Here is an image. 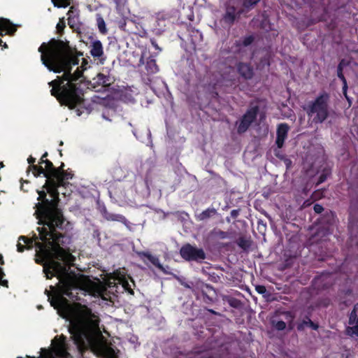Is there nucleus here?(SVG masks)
Instances as JSON below:
<instances>
[{
    "label": "nucleus",
    "mask_w": 358,
    "mask_h": 358,
    "mask_svg": "<svg viewBox=\"0 0 358 358\" xmlns=\"http://www.w3.org/2000/svg\"><path fill=\"white\" fill-rule=\"evenodd\" d=\"M257 112V108H251L244 115L243 120H244V121H245L248 124H250L256 117Z\"/></svg>",
    "instance_id": "f3484780"
},
{
    "label": "nucleus",
    "mask_w": 358,
    "mask_h": 358,
    "mask_svg": "<svg viewBox=\"0 0 358 358\" xmlns=\"http://www.w3.org/2000/svg\"><path fill=\"white\" fill-rule=\"evenodd\" d=\"M146 68L148 71L150 73H155L158 71L157 66L156 65L155 62L153 59H150L148 62Z\"/></svg>",
    "instance_id": "412c9836"
},
{
    "label": "nucleus",
    "mask_w": 358,
    "mask_h": 358,
    "mask_svg": "<svg viewBox=\"0 0 358 358\" xmlns=\"http://www.w3.org/2000/svg\"><path fill=\"white\" fill-rule=\"evenodd\" d=\"M96 22H97V26H98V28H99V30L100 31V32H101L103 34H106L107 32V29H106L105 21L103 19V17H101V16H98L96 18Z\"/></svg>",
    "instance_id": "aec40b11"
},
{
    "label": "nucleus",
    "mask_w": 358,
    "mask_h": 358,
    "mask_svg": "<svg viewBox=\"0 0 358 358\" xmlns=\"http://www.w3.org/2000/svg\"><path fill=\"white\" fill-rule=\"evenodd\" d=\"M180 256L186 261L202 262L206 258L203 249L190 244H185L180 250Z\"/></svg>",
    "instance_id": "20e7f679"
},
{
    "label": "nucleus",
    "mask_w": 358,
    "mask_h": 358,
    "mask_svg": "<svg viewBox=\"0 0 358 358\" xmlns=\"http://www.w3.org/2000/svg\"><path fill=\"white\" fill-rule=\"evenodd\" d=\"M145 256L148 258V259L155 266H156L159 269L162 271L164 273H166V269L163 267V266L160 264L159 259L157 257L152 256L150 254H145Z\"/></svg>",
    "instance_id": "6ab92c4d"
},
{
    "label": "nucleus",
    "mask_w": 358,
    "mask_h": 358,
    "mask_svg": "<svg viewBox=\"0 0 358 358\" xmlns=\"http://www.w3.org/2000/svg\"><path fill=\"white\" fill-rule=\"evenodd\" d=\"M350 326L347 328V333L351 336H358V317L356 311H352L349 318Z\"/></svg>",
    "instance_id": "0eeeda50"
},
{
    "label": "nucleus",
    "mask_w": 358,
    "mask_h": 358,
    "mask_svg": "<svg viewBox=\"0 0 358 358\" xmlns=\"http://www.w3.org/2000/svg\"><path fill=\"white\" fill-rule=\"evenodd\" d=\"M16 31L15 25L13 24L9 20L4 18H0V36H3L4 32L8 34H13ZM4 48H7L6 43L0 39V46Z\"/></svg>",
    "instance_id": "423d86ee"
},
{
    "label": "nucleus",
    "mask_w": 358,
    "mask_h": 358,
    "mask_svg": "<svg viewBox=\"0 0 358 358\" xmlns=\"http://www.w3.org/2000/svg\"><path fill=\"white\" fill-rule=\"evenodd\" d=\"M116 3V9L121 16H124L127 14V8L126 7V0H114Z\"/></svg>",
    "instance_id": "2eb2a0df"
},
{
    "label": "nucleus",
    "mask_w": 358,
    "mask_h": 358,
    "mask_svg": "<svg viewBox=\"0 0 358 358\" xmlns=\"http://www.w3.org/2000/svg\"><path fill=\"white\" fill-rule=\"evenodd\" d=\"M90 54L93 57H101L103 54L102 43L99 40H94L89 46Z\"/></svg>",
    "instance_id": "9b49d317"
},
{
    "label": "nucleus",
    "mask_w": 358,
    "mask_h": 358,
    "mask_svg": "<svg viewBox=\"0 0 358 358\" xmlns=\"http://www.w3.org/2000/svg\"><path fill=\"white\" fill-rule=\"evenodd\" d=\"M325 180L324 178H320V182H322Z\"/></svg>",
    "instance_id": "72a5a7b5"
},
{
    "label": "nucleus",
    "mask_w": 358,
    "mask_h": 358,
    "mask_svg": "<svg viewBox=\"0 0 358 358\" xmlns=\"http://www.w3.org/2000/svg\"><path fill=\"white\" fill-rule=\"evenodd\" d=\"M113 280H114L113 282H109V283H108L109 286H110V285L112 283H114V284L119 283V284L122 285V286L124 287V289L128 290V291H129V289H131L130 285H129L128 280H127V278L124 275H122L120 273H114Z\"/></svg>",
    "instance_id": "f8f14e48"
},
{
    "label": "nucleus",
    "mask_w": 358,
    "mask_h": 358,
    "mask_svg": "<svg viewBox=\"0 0 358 358\" xmlns=\"http://www.w3.org/2000/svg\"><path fill=\"white\" fill-rule=\"evenodd\" d=\"M3 261L2 259V257L0 255V264H3ZM4 273L2 271V268H0V285L4 287H8V281L6 280H2V278L3 277Z\"/></svg>",
    "instance_id": "b1692460"
},
{
    "label": "nucleus",
    "mask_w": 358,
    "mask_h": 358,
    "mask_svg": "<svg viewBox=\"0 0 358 358\" xmlns=\"http://www.w3.org/2000/svg\"><path fill=\"white\" fill-rule=\"evenodd\" d=\"M237 14L234 8H228L224 19L227 22L231 23L235 20Z\"/></svg>",
    "instance_id": "a211bd4d"
},
{
    "label": "nucleus",
    "mask_w": 358,
    "mask_h": 358,
    "mask_svg": "<svg viewBox=\"0 0 358 358\" xmlns=\"http://www.w3.org/2000/svg\"><path fill=\"white\" fill-rule=\"evenodd\" d=\"M231 215H236L235 210H233V211L231 212Z\"/></svg>",
    "instance_id": "f704fd0d"
},
{
    "label": "nucleus",
    "mask_w": 358,
    "mask_h": 358,
    "mask_svg": "<svg viewBox=\"0 0 358 358\" xmlns=\"http://www.w3.org/2000/svg\"><path fill=\"white\" fill-rule=\"evenodd\" d=\"M314 210L317 213H322L323 211V207L321 205L315 204L314 206Z\"/></svg>",
    "instance_id": "c756f323"
},
{
    "label": "nucleus",
    "mask_w": 358,
    "mask_h": 358,
    "mask_svg": "<svg viewBox=\"0 0 358 358\" xmlns=\"http://www.w3.org/2000/svg\"><path fill=\"white\" fill-rule=\"evenodd\" d=\"M256 290L259 294H264V293L266 292V287L264 286H262V285H259V286L256 287Z\"/></svg>",
    "instance_id": "7c9ffc66"
},
{
    "label": "nucleus",
    "mask_w": 358,
    "mask_h": 358,
    "mask_svg": "<svg viewBox=\"0 0 358 358\" xmlns=\"http://www.w3.org/2000/svg\"><path fill=\"white\" fill-rule=\"evenodd\" d=\"M109 219H110L111 220L120 222L124 224H126L127 222L126 218L124 216L119 214H112L110 215Z\"/></svg>",
    "instance_id": "5701e85b"
},
{
    "label": "nucleus",
    "mask_w": 358,
    "mask_h": 358,
    "mask_svg": "<svg viewBox=\"0 0 358 358\" xmlns=\"http://www.w3.org/2000/svg\"><path fill=\"white\" fill-rule=\"evenodd\" d=\"M216 213V210L214 208H208L203 210L202 213L196 215V217L199 221L205 220L210 217L214 215Z\"/></svg>",
    "instance_id": "dca6fc26"
},
{
    "label": "nucleus",
    "mask_w": 358,
    "mask_h": 358,
    "mask_svg": "<svg viewBox=\"0 0 358 358\" xmlns=\"http://www.w3.org/2000/svg\"><path fill=\"white\" fill-rule=\"evenodd\" d=\"M18 358H22V357H18Z\"/></svg>",
    "instance_id": "c9c22d12"
},
{
    "label": "nucleus",
    "mask_w": 358,
    "mask_h": 358,
    "mask_svg": "<svg viewBox=\"0 0 358 358\" xmlns=\"http://www.w3.org/2000/svg\"><path fill=\"white\" fill-rule=\"evenodd\" d=\"M65 27L64 22L63 20H60L57 24V29L58 31H62Z\"/></svg>",
    "instance_id": "2f4dec72"
},
{
    "label": "nucleus",
    "mask_w": 358,
    "mask_h": 358,
    "mask_svg": "<svg viewBox=\"0 0 358 358\" xmlns=\"http://www.w3.org/2000/svg\"><path fill=\"white\" fill-rule=\"evenodd\" d=\"M238 71L245 78H250L253 74L252 69L250 66L245 64H241L238 66Z\"/></svg>",
    "instance_id": "4468645a"
},
{
    "label": "nucleus",
    "mask_w": 358,
    "mask_h": 358,
    "mask_svg": "<svg viewBox=\"0 0 358 358\" xmlns=\"http://www.w3.org/2000/svg\"><path fill=\"white\" fill-rule=\"evenodd\" d=\"M110 84V79L108 76H105L103 73H98L97 76L92 79L91 81V85L92 88L98 91L96 88L99 87H106Z\"/></svg>",
    "instance_id": "6e6552de"
},
{
    "label": "nucleus",
    "mask_w": 358,
    "mask_h": 358,
    "mask_svg": "<svg viewBox=\"0 0 358 358\" xmlns=\"http://www.w3.org/2000/svg\"><path fill=\"white\" fill-rule=\"evenodd\" d=\"M250 124H248L244 120H241L238 127V131L239 133L244 132L247 130Z\"/></svg>",
    "instance_id": "393cba45"
},
{
    "label": "nucleus",
    "mask_w": 358,
    "mask_h": 358,
    "mask_svg": "<svg viewBox=\"0 0 358 358\" xmlns=\"http://www.w3.org/2000/svg\"><path fill=\"white\" fill-rule=\"evenodd\" d=\"M62 164L58 169H52V173L44 185L49 193L51 200L45 199L44 191H38V200L36 204L35 214L38 220V234H34L33 239L24 236L19 238L17 245V251L22 252L24 245L27 249L34 245L36 248V262L43 264V272L47 278L56 275L59 279L56 287L50 286L51 291L45 290L50 305L57 310L59 315H97L85 305L75 303L71 305L64 296L70 299H80L75 294L78 291L88 293L94 296H102L106 290L104 285L99 280L92 281L84 278L78 282L68 273L67 266L72 264L75 257L65 251L61 245L64 236L57 232L62 229L64 219L61 210L57 208L59 192L57 188L65 185V180L71 179L73 173L62 170Z\"/></svg>",
    "instance_id": "f257e3e1"
},
{
    "label": "nucleus",
    "mask_w": 358,
    "mask_h": 358,
    "mask_svg": "<svg viewBox=\"0 0 358 358\" xmlns=\"http://www.w3.org/2000/svg\"><path fill=\"white\" fill-rule=\"evenodd\" d=\"M28 161V163L31 164H34L35 162V158L32 157H29L27 159Z\"/></svg>",
    "instance_id": "473e14b6"
},
{
    "label": "nucleus",
    "mask_w": 358,
    "mask_h": 358,
    "mask_svg": "<svg viewBox=\"0 0 358 358\" xmlns=\"http://www.w3.org/2000/svg\"><path fill=\"white\" fill-rule=\"evenodd\" d=\"M306 326H310V327H312L313 329H317V326L315 325L310 320H305L303 321V322L300 323L297 328L299 330H303V328L306 327Z\"/></svg>",
    "instance_id": "4be33fe9"
},
{
    "label": "nucleus",
    "mask_w": 358,
    "mask_h": 358,
    "mask_svg": "<svg viewBox=\"0 0 358 358\" xmlns=\"http://www.w3.org/2000/svg\"><path fill=\"white\" fill-rule=\"evenodd\" d=\"M327 96H319L308 110V114L315 122H322L327 117Z\"/></svg>",
    "instance_id": "7ed1b4c3"
},
{
    "label": "nucleus",
    "mask_w": 358,
    "mask_h": 358,
    "mask_svg": "<svg viewBox=\"0 0 358 358\" xmlns=\"http://www.w3.org/2000/svg\"><path fill=\"white\" fill-rule=\"evenodd\" d=\"M68 24L73 29H78L79 27V11L74 7H71L68 13Z\"/></svg>",
    "instance_id": "9d476101"
},
{
    "label": "nucleus",
    "mask_w": 358,
    "mask_h": 358,
    "mask_svg": "<svg viewBox=\"0 0 358 358\" xmlns=\"http://www.w3.org/2000/svg\"><path fill=\"white\" fill-rule=\"evenodd\" d=\"M338 77L343 80V92L345 94V95H346V91H347V83H346V80H345V77L341 74V73H338ZM348 99V97H346Z\"/></svg>",
    "instance_id": "c85d7f7f"
},
{
    "label": "nucleus",
    "mask_w": 358,
    "mask_h": 358,
    "mask_svg": "<svg viewBox=\"0 0 358 358\" xmlns=\"http://www.w3.org/2000/svg\"><path fill=\"white\" fill-rule=\"evenodd\" d=\"M289 127L286 124H280L277 129L276 144L279 148H282L287 136Z\"/></svg>",
    "instance_id": "1a4fd4ad"
},
{
    "label": "nucleus",
    "mask_w": 358,
    "mask_h": 358,
    "mask_svg": "<svg viewBox=\"0 0 358 358\" xmlns=\"http://www.w3.org/2000/svg\"><path fill=\"white\" fill-rule=\"evenodd\" d=\"M46 156H47V152H45L42 156V157L41 159V162H40L41 164H45V169H43L42 166H38L36 165H33L31 166L34 176L36 177V176H40L41 173H43L45 176V177L48 178L50 174L52 173V169H55L53 167L52 162H50V161H48L47 159H44V158Z\"/></svg>",
    "instance_id": "39448f33"
},
{
    "label": "nucleus",
    "mask_w": 358,
    "mask_h": 358,
    "mask_svg": "<svg viewBox=\"0 0 358 358\" xmlns=\"http://www.w3.org/2000/svg\"><path fill=\"white\" fill-rule=\"evenodd\" d=\"M260 0H244L243 5L245 8H249L253 5H255Z\"/></svg>",
    "instance_id": "bb28decb"
},
{
    "label": "nucleus",
    "mask_w": 358,
    "mask_h": 358,
    "mask_svg": "<svg viewBox=\"0 0 358 358\" xmlns=\"http://www.w3.org/2000/svg\"><path fill=\"white\" fill-rule=\"evenodd\" d=\"M43 64L49 71L55 73L63 72L62 78L49 83L52 87L51 94L55 96L62 104L69 108L81 107L84 104L83 93L78 83L84 70L87 68V62L83 60L80 67L71 73L72 67L78 64V59L73 51L63 42L52 40L48 43H43L38 48Z\"/></svg>",
    "instance_id": "f03ea898"
},
{
    "label": "nucleus",
    "mask_w": 358,
    "mask_h": 358,
    "mask_svg": "<svg viewBox=\"0 0 358 358\" xmlns=\"http://www.w3.org/2000/svg\"><path fill=\"white\" fill-rule=\"evenodd\" d=\"M274 327L278 330H282L286 327V324L283 321H278L274 324Z\"/></svg>",
    "instance_id": "cd10ccee"
},
{
    "label": "nucleus",
    "mask_w": 358,
    "mask_h": 358,
    "mask_svg": "<svg viewBox=\"0 0 358 358\" xmlns=\"http://www.w3.org/2000/svg\"><path fill=\"white\" fill-rule=\"evenodd\" d=\"M52 1L56 7H66L67 6L66 0H52Z\"/></svg>",
    "instance_id": "a878e982"
},
{
    "label": "nucleus",
    "mask_w": 358,
    "mask_h": 358,
    "mask_svg": "<svg viewBox=\"0 0 358 358\" xmlns=\"http://www.w3.org/2000/svg\"><path fill=\"white\" fill-rule=\"evenodd\" d=\"M189 36L190 38V41L194 47L202 41V34L197 29L190 30Z\"/></svg>",
    "instance_id": "ddd939ff"
}]
</instances>
